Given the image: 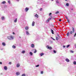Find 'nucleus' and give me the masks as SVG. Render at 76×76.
Here are the masks:
<instances>
[{"label":"nucleus","instance_id":"f257e3e1","mask_svg":"<svg viewBox=\"0 0 76 76\" xmlns=\"http://www.w3.org/2000/svg\"><path fill=\"white\" fill-rule=\"evenodd\" d=\"M72 31H70V34H73V33H74V32H75V28H74L73 27L72 28Z\"/></svg>","mask_w":76,"mask_h":76},{"label":"nucleus","instance_id":"f03ea898","mask_svg":"<svg viewBox=\"0 0 76 76\" xmlns=\"http://www.w3.org/2000/svg\"><path fill=\"white\" fill-rule=\"evenodd\" d=\"M53 18V17L52 16H50V18H48L47 20H46V22H47V23H48V22H49V20H51V18Z\"/></svg>","mask_w":76,"mask_h":76},{"label":"nucleus","instance_id":"7ed1b4c3","mask_svg":"<svg viewBox=\"0 0 76 76\" xmlns=\"http://www.w3.org/2000/svg\"><path fill=\"white\" fill-rule=\"evenodd\" d=\"M46 48H48V49H49V50H52V48H51V47H50V46L48 45L46 46Z\"/></svg>","mask_w":76,"mask_h":76},{"label":"nucleus","instance_id":"20e7f679","mask_svg":"<svg viewBox=\"0 0 76 76\" xmlns=\"http://www.w3.org/2000/svg\"><path fill=\"white\" fill-rule=\"evenodd\" d=\"M29 10V9L28 8V7H26L25 9L26 10V12H28V10Z\"/></svg>","mask_w":76,"mask_h":76},{"label":"nucleus","instance_id":"39448f33","mask_svg":"<svg viewBox=\"0 0 76 76\" xmlns=\"http://www.w3.org/2000/svg\"><path fill=\"white\" fill-rule=\"evenodd\" d=\"M32 26H34L35 25V22L33 21L32 23Z\"/></svg>","mask_w":76,"mask_h":76},{"label":"nucleus","instance_id":"423d86ee","mask_svg":"<svg viewBox=\"0 0 76 76\" xmlns=\"http://www.w3.org/2000/svg\"><path fill=\"white\" fill-rule=\"evenodd\" d=\"M65 60L67 62H69V61H70V60H69V59L68 58L66 59Z\"/></svg>","mask_w":76,"mask_h":76},{"label":"nucleus","instance_id":"0eeeda50","mask_svg":"<svg viewBox=\"0 0 76 76\" xmlns=\"http://www.w3.org/2000/svg\"><path fill=\"white\" fill-rule=\"evenodd\" d=\"M4 70H6L7 69V66H4Z\"/></svg>","mask_w":76,"mask_h":76},{"label":"nucleus","instance_id":"6e6552de","mask_svg":"<svg viewBox=\"0 0 76 76\" xmlns=\"http://www.w3.org/2000/svg\"><path fill=\"white\" fill-rule=\"evenodd\" d=\"M25 29L26 30H28L29 29V27H28V26H27L25 27Z\"/></svg>","mask_w":76,"mask_h":76},{"label":"nucleus","instance_id":"1a4fd4ad","mask_svg":"<svg viewBox=\"0 0 76 76\" xmlns=\"http://www.w3.org/2000/svg\"><path fill=\"white\" fill-rule=\"evenodd\" d=\"M31 47H32V48H34V47H35V45H34V44H32L31 45Z\"/></svg>","mask_w":76,"mask_h":76},{"label":"nucleus","instance_id":"9d476101","mask_svg":"<svg viewBox=\"0 0 76 76\" xmlns=\"http://www.w3.org/2000/svg\"><path fill=\"white\" fill-rule=\"evenodd\" d=\"M11 36H8L7 37V38L8 39H10V40H11Z\"/></svg>","mask_w":76,"mask_h":76},{"label":"nucleus","instance_id":"9b49d317","mask_svg":"<svg viewBox=\"0 0 76 76\" xmlns=\"http://www.w3.org/2000/svg\"><path fill=\"white\" fill-rule=\"evenodd\" d=\"M2 45H4V46H5V45H6V44L4 42H2Z\"/></svg>","mask_w":76,"mask_h":76},{"label":"nucleus","instance_id":"f8f14e48","mask_svg":"<svg viewBox=\"0 0 76 76\" xmlns=\"http://www.w3.org/2000/svg\"><path fill=\"white\" fill-rule=\"evenodd\" d=\"M44 53H40V56H42L43 55H44Z\"/></svg>","mask_w":76,"mask_h":76},{"label":"nucleus","instance_id":"ddd939ff","mask_svg":"<svg viewBox=\"0 0 76 76\" xmlns=\"http://www.w3.org/2000/svg\"><path fill=\"white\" fill-rule=\"evenodd\" d=\"M51 32L53 34H54V31H53V30L51 29Z\"/></svg>","mask_w":76,"mask_h":76},{"label":"nucleus","instance_id":"4468645a","mask_svg":"<svg viewBox=\"0 0 76 76\" xmlns=\"http://www.w3.org/2000/svg\"><path fill=\"white\" fill-rule=\"evenodd\" d=\"M66 35L68 37H69V32H68L67 34H66Z\"/></svg>","mask_w":76,"mask_h":76},{"label":"nucleus","instance_id":"2eb2a0df","mask_svg":"<svg viewBox=\"0 0 76 76\" xmlns=\"http://www.w3.org/2000/svg\"><path fill=\"white\" fill-rule=\"evenodd\" d=\"M20 66V65H19V64H18L17 65V67H19Z\"/></svg>","mask_w":76,"mask_h":76},{"label":"nucleus","instance_id":"dca6fc26","mask_svg":"<svg viewBox=\"0 0 76 76\" xmlns=\"http://www.w3.org/2000/svg\"><path fill=\"white\" fill-rule=\"evenodd\" d=\"M11 39H13V36H11Z\"/></svg>","mask_w":76,"mask_h":76},{"label":"nucleus","instance_id":"f3484780","mask_svg":"<svg viewBox=\"0 0 76 76\" xmlns=\"http://www.w3.org/2000/svg\"><path fill=\"white\" fill-rule=\"evenodd\" d=\"M6 2L5 1H3L1 3V4H5Z\"/></svg>","mask_w":76,"mask_h":76},{"label":"nucleus","instance_id":"a211bd4d","mask_svg":"<svg viewBox=\"0 0 76 76\" xmlns=\"http://www.w3.org/2000/svg\"><path fill=\"white\" fill-rule=\"evenodd\" d=\"M35 17H36V18H38V15H37V14H36L35 15Z\"/></svg>","mask_w":76,"mask_h":76},{"label":"nucleus","instance_id":"6ab92c4d","mask_svg":"<svg viewBox=\"0 0 76 76\" xmlns=\"http://www.w3.org/2000/svg\"><path fill=\"white\" fill-rule=\"evenodd\" d=\"M17 18H16L15 20L14 21V22L16 23V22H17Z\"/></svg>","mask_w":76,"mask_h":76},{"label":"nucleus","instance_id":"aec40b11","mask_svg":"<svg viewBox=\"0 0 76 76\" xmlns=\"http://www.w3.org/2000/svg\"><path fill=\"white\" fill-rule=\"evenodd\" d=\"M20 74V73L19 72H16V75H19Z\"/></svg>","mask_w":76,"mask_h":76},{"label":"nucleus","instance_id":"412c9836","mask_svg":"<svg viewBox=\"0 0 76 76\" xmlns=\"http://www.w3.org/2000/svg\"><path fill=\"white\" fill-rule=\"evenodd\" d=\"M12 48H16V46H15V45H13Z\"/></svg>","mask_w":76,"mask_h":76},{"label":"nucleus","instance_id":"4be33fe9","mask_svg":"<svg viewBox=\"0 0 76 76\" xmlns=\"http://www.w3.org/2000/svg\"><path fill=\"white\" fill-rule=\"evenodd\" d=\"M2 20H4V17H3L1 18Z\"/></svg>","mask_w":76,"mask_h":76},{"label":"nucleus","instance_id":"5701e85b","mask_svg":"<svg viewBox=\"0 0 76 76\" xmlns=\"http://www.w3.org/2000/svg\"><path fill=\"white\" fill-rule=\"evenodd\" d=\"M73 64L75 65H76V61H74L73 62Z\"/></svg>","mask_w":76,"mask_h":76},{"label":"nucleus","instance_id":"b1692460","mask_svg":"<svg viewBox=\"0 0 76 76\" xmlns=\"http://www.w3.org/2000/svg\"><path fill=\"white\" fill-rule=\"evenodd\" d=\"M55 13H56V14H57V13H59V11H57V12H55Z\"/></svg>","mask_w":76,"mask_h":76},{"label":"nucleus","instance_id":"393cba45","mask_svg":"<svg viewBox=\"0 0 76 76\" xmlns=\"http://www.w3.org/2000/svg\"><path fill=\"white\" fill-rule=\"evenodd\" d=\"M66 6H69V4L68 3H66Z\"/></svg>","mask_w":76,"mask_h":76},{"label":"nucleus","instance_id":"a878e982","mask_svg":"<svg viewBox=\"0 0 76 76\" xmlns=\"http://www.w3.org/2000/svg\"><path fill=\"white\" fill-rule=\"evenodd\" d=\"M30 55H31V56H32V54H33L31 52H30Z\"/></svg>","mask_w":76,"mask_h":76},{"label":"nucleus","instance_id":"bb28decb","mask_svg":"<svg viewBox=\"0 0 76 76\" xmlns=\"http://www.w3.org/2000/svg\"><path fill=\"white\" fill-rule=\"evenodd\" d=\"M26 34H27V35H28V34H29V32H28V31H26Z\"/></svg>","mask_w":76,"mask_h":76},{"label":"nucleus","instance_id":"cd10ccee","mask_svg":"<svg viewBox=\"0 0 76 76\" xmlns=\"http://www.w3.org/2000/svg\"><path fill=\"white\" fill-rule=\"evenodd\" d=\"M66 18V19L67 20L69 19V18H68V17L66 16V15H65Z\"/></svg>","mask_w":76,"mask_h":76},{"label":"nucleus","instance_id":"c85d7f7f","mask_svg":"<svg viewBox=\"0 0 76 76\" xmlns=\"http://www.w3.org/2000/svg\"><path fill=\"white\" fill-rule=\"evenodd\" d=\"M56 40H58V37H56Z\"/></svg>","mask_w":76,"mask_h":76},{"label":"nucleus","instance_id":"c756f323","mask_svg":"<svg viewBox=\"0 0 76 76\" xmlns=\"http://www.w3.org/2000/svg\"><path fill=\"white\" fill-rule=\"evenodd\" d=\"M34 53H37V50L35 49V51L34 52Z\"/></svg>","mask_w":76,"mask_h":76},{"label":"nucleus","instance_id":"7c9ffc66","mask_svg":"<svg viewBox=\"0 0 76 76\" xmlns=\"http://www.w3.org/2000/svg\"><path fill=\"white\" fill-rule=\"evenodd\" d=\"M8 3H9V4H10V0L8 1Z\"/></svg>","mask_w":76,"mask_h":76},{"label":"nucleus","instance_id":"2f4dec72","mask_svg":"<svg viewBox=\"0 0 76 76\" xmlns=\"http://www.w3.org/2000/svg\"><path fill=\"white\" fill-rule=\"evenodd\" d=\"M70 46V45H69L66 46V48H68Z\"/></svg>","mask_w":76,"mask_h":76},{"label":"nucleus","instance_id":"473e14b6","mask_svg":"<svg viewBox=\"0 0 76 76\" xmlns=\"http://www.w3.org/2000/svg\"><path fill=\"white\" fill-rule=\"evenodd\" d=\"M76 33H75V35L74 36V37H76Z\"/></svg>","mask_w":76,"mask_h":76},{"label":"nucleus","instance_id":"72a5a7b5","mask_svg":"<svg viewBox=\"0 0 76 76\" xmlns=\"http://www.w3.org/2000/svg\"><path fill=\"white\" fill-rule=\"evenodd\" d=\"M25 51H22V53H25Z\"/></svg>","mask_w":76,"mask_h":76},{"label":"nucleus","instance_id":"f704fd0d","mask_svg":"<svg viewBox=\"0 0 76 76\" xmlns=\"http://www.w3.org/2000/svg\"><path fill=\"white\" fill-rule=\"evenodd\" d=\"M53 53H56V50H53Z\"/></svg>","mask_w":76,"mask_h":76},{"label":"nucleus","instance_id":"c9c22d12","mask_svg":"<svg viewBox=\"0 0 76 76\" xmlns=\"http://www.w3.org/2000/svg\"><path fill=\"white\" fill-rule=\"evenodd\" d=\"M67 22H69V23L70 22V21H69V19L67 20Z\"/></svg>","mask_w":76,"mask_h":76},{"label":"nucleus","instance_id":"e433bc0d","mask_svg":"<svg viewBox=\"0 0 76 76\" xmlns=\"http://www.w3.org/2000/svg\"><path fill=\"white\" fill-rule=\"evenodd\" d=\"M52 15V13H50L49 15V16H50V15Z\"/></svg>","mask_w":76,"mask_h":76},{"label":"nucleus","instance_id":"4c0bfd02","mask_svg":"<svg viewBox=\"0 0 76 76\" xmlns=\"http://www.w3.org/2000/svg\"><path fill=\"white\" fill-rule=\"evenodd\" d=\"M22 76H25V74H23L22 75Z\"/></svg>","mask_w":76,"mask_h":76},{"label":"nucleus","instance_id":"58836bf2","mask_svg":"<svg viewBox=\"0 0 76 76\" xmlns=\"http://www.w3.org/2000/svg\"><path fill=\"white\" fill-rule=\"evenodd\" d=\"M42 8H41L40 9V11H42Z\"/></svg>","mask_w":76,"mask_h":76},{"label":"nucleus","instance_id":"ea45409f","mask_svg":"<svg viewBox=\"0 0 76 76\" xmlns=\"http://www.w3.org/2000/svg\"><path fill=\"white\" fill-rule=\"evenodd\" d=\"M59 22H61V19H59Z\"/></svg>","mask_w":76,"mask_h":76},{"label":"nucleus","instance_id":"a19ab883","mask_svg":"<svg viewBox=\"0 0 76 76\" xmlns=\"http://www.w3.org/2000/svg\"><path fill=\"white\" fill-rule=\"evenodd\" d=\"M56 3H59V2H58V1H56Z\"/></svg>","mask_w":76,"mask_h":76},{"label":"nucleus","instance_id":"79ce46f5","mask_svg":"<svg viewBox=\"0 0 76 76\" xmlns=\"http://www.w3.org/2000/svg\"><path fill=\"white\" fill-rule=\"evenodd\" d=\"M39 65H37L36 66V67H39Z\"/></svg>","mask_w":76,"mask_h":76},{"label":"nucleus","instance_id":"37998d69","mask_svg":"<svg viewBox=\"0 0 76 76\" xmlns=\"http://www.w3.org/2000/svg\"><path fill=\"white\" fill-rule=\"evenodd\" d=\"M41 74H43V71H41Z\"/></svg>","mask_w":76,"mask_h":76},{"label":"nucleus","instance_id":"c03bdc74","mask_svg":"<svg viewBox=\"0 0 76 76\" xmlns=\"http://www.w3.org/2000/svg\"><path fill=\"white\" fill-rule=\"evenodd\" d=\"M71 53H73V51L72 50L71 51Z\"/></svg>","mask_w":76,"mask_h":76},{"label":"nucleus","instance_id":"a18cd8bd","mask_svg":"<svg viewBox=\"0 0 76 76\" xmlns=\"http://www.w3.org/2000/svg\"><path fill=\"white\" fill-rule=\"evenodd\" d=\"M11 63H12V62H10L9 63V64H11Z\"/></svg>","mask_w":76,"mask_h":76},{"label":"nucleus","instance_id":"49530a36","mask_svg":"<svg viewBox=\"0 0 76 76\" xmlns=\"http://www.w3.org/2000/svg\"><path fill=\"white\" fill-rule=\"evenodd\" d=\"M63 47L64 48H65V47H66V46H64H64H63Z\"/></svg>","mask_w":76,"mask_h":76},{"label":"nucleus","instance_id":"de8ad7c7","mask_svg":"<svg viewBox=\"0 0 76 76\" xmlns=\"http://www.w3.org/2000/svg\"><path fill=\"white\" fill-rule=\"evenodd\" d=\"M0 64H2V63L1 62H0Z\"/></svg>","mask_w":76,"mask_h":76},{"label":"nucleus","instance_id":"09e8293b","mask_svg":"<svg viewBox=\"0 0 76 76\" xmlns=\"http://www.w3.org/2000/svg\"><path fill=\"white\" fill-rule=\"evenodd\" d=\"M71 10H73V8H72V9H71Z\"/></svg>","mask_w":76,"mask_h":76},{"label":"nucleus","instance_id":"8fccbe9b","mask_svg":"<svg viewBox=\"0 0 76 76\" xmlns=\"http://www.w3.org/2000/svg\"><path fill=\"white\" fill-rule=\"evenodd\" d=\"M17 1H19V0H17Z\"/></svg>","mask_w":76,"mask_h":76},{"label":"nucleus","instance_id":"3c124183","mask_svg":"<svg viewBox=\"0 0 76 76\" xmlns=\"http://www.w3.org/2000/svg\"><path fill=\"white\" fill-rule=\"evenodd\" d=\"M13 34H15V33L13 32Z\"/></svg>","mask_w":76,"mask_h":76},{"label":"nucleus","instance_id":"603ef678","mask_svg":"<svg viewBox=\"0 0 76 76\" xmlns=\"http://www.w3.org/2000/svg\"><path fill=\"white\" fill-rule=\"evenodd\" d=\"M75 48H76V45H75Z\"/></svg>","mask_w":76,"mask_h":76},{"label":"nucleus","instance_id":"864d4df0","mask_svg":"<svg viewBox=\"0 0 76 76\" xmlns=\"http://www.w3.org/2000/svg\"><path fill=\"white\" fill-rule=\"evenodd\" d=\"M65 1H67V0H65Z\"/></svg>","mask_w":76,"mask_h":76},{"label":"nucleus","instance_id":"5fc2aeb1","mask_svg":"<svg viewBox=\"0 0 76 76\" xmlns=\"http://www.w3.org/2000/svg\"><path fill=\"white\" fill-rule=\"evenodd\" d=\"M58 37H59V36L58 35Z\"/></svg>","mask_w":76,"mask_h":76},{"label":"nucleus","instance_id":"6e6d98bb","mask_svg":"<svg viewBox=\"0 0 76 76\" xmlns=\"http://www.w3.org/2000/svg\"><path fill=\"white\" fill-rule=\"evenodd\" d=\"M52 1H53V0H51Z\"/></svg>","mask_w":76,"mask_h":76}]
</instances>
